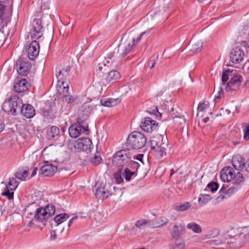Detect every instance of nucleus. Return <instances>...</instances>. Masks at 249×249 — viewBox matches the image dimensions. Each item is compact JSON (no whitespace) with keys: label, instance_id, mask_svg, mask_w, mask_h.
Masks as SVG:
<instances>
[{"label":"nucleus","instance_id":"obj_1","mask_svg":"<svg viewBox=\"0 0 249 249\" xmlns=\"http://www.w3.org/2000/svg\"><path fill=\"white\" fill-rule=\"evenodd\" d=\"M150 30H148L141 33L137 38L136 39L133 38L132 39L127 38L124 41L123 39L121 40L119 45L116 47L112 51L109 52L106 58V61L105 63V66L108 64V67L111 66L113 64V61L116 58H122L124 57L127 54L130 52L133 47L141 40L142 36L146 33H149Z\"/></svg>","mask_w":249,"mask_h":249},{"label":"nucleus","instance_id":"obj_2","mask_svg":"<svg viewBox=\"0 0 249 249\" xmlns=\"http://www.w3.org/2000/svg\"><path fill=\"white\" fill-rule=\"evenodd\" d=\"M220 178L222 181L229 182L233 180L232 185L225 192L231 195L235 193L240 188L241 184L244 181V178L242 173L238 171L235 174L233 169L231 166L224 167L220 171Z\"/></svg>","mask_w":249,"mask_h":249},{"label":"nucleus","instance_id":"obj_3","mask_svg":"<svg viewBox=\"0 0 249 249\" xmlns=\"http://www.w3.org/2000/svg\"><path fill=\"white\" fill-rule=\"evenodd\" d=\"M28 214H34V219L46 224V220L50 217L53 216L55 212V207L52 204H49L44 207H40L36 208L33 213L29 211L28 208L26 210Z\"/></svg>","mask_w":249,"mask_h":249},{"label":"nucleus","instance_id":"obj_4","mask_svg":"<svg viewBox=\"0 0 249 249\" xmlns=\"http://www.w3.org/2000/svg\"><path fill=\"white\" fill-rule=\"evenodd\" d=\"M146 142V139L143 134L138 131H134L129 135L126 146L129 149H139L142 148Z\"/></svg>","mask_w":249,"mask_h":249},{"label":"nucleus","instance_id":"obj_5","mask_svg":"<svg viewBox=\"0 0 249 249\" xmlns=\"http://www.w3.org/2000/svg\"><path fill=\"white\" fill-rule=\"evenodd\" d=\"M133 154L129 149H124L116 152L113 157L112 163L117 167H122L132 160Z\"/></svg>","mask_w":249,"mask_h":249},{"label":"nucleus","instance_id":"obj_6","mask_svg":"<svg viewBox=\"0 0 249 249\" xmlns=\"http://www.w3.org/2000/svg\"><path fill=\"white\" fill-rule=\"evenodd\" d=\"M229 235L226 242V248L228 249H239L244 245V235L241 234L240 230H238L237 233L233 235L229 232Z\"/></svg>","mask_w":249,"mask_h":249},{"label":"nucleus","instance_id":"obj_7","mask_svg":"<svg viewBox=\"0 0 249 249\" xmlns=\"http://www.w3.org/2000/svg\"><path fill=\"white\" fill-rule=\"evenodd\" d=\"M163 137L161 136L155 137L151 140V146L152 149H155L157 154L160 157L166 155V149L168 147L167 143L162 142Z\"/></svg>","mask_w":249,"mask_h":249},{"label":"nucleus","instance_id":"obj_8","mask_svg":"<svg viewBox=\"0 0 249 249\" xmlns=\"http://www.w3.org/2000/svg\"><path fill=\"white\" fill-rule=\"evenodd\" d=\"M9 112L13 116L19 114L23 106V102L21 98L16 95H12L7 101Z\"/></svg>","mask_w":249,"mask_h":249},{"label":"nucleus","instance_id":"obj_9","mask_svg":"<svg viewBox=\"0 0 249 249\" xmlns=\"http://www.w3.org/2000/svg\"><path fill=\"white\" fill-rule=\"evenodd\" d=\"M43 31L41 19L40 18H35L32 22V27L30 29L29 33L31 38L33 39L39 38L42 36Z\"/></svg>","mask_w":249,"mask_h":249},{"label":"nucleus","instance_id":"obj_10","mask_svg":"<svg viewBox=\"0 0 249 249\" xmlns=\"http://www.w3.org/2000/svg\"><path fill=\"white\" fill-rule=\"evenodd\" d=\"M41 115L46 121H51L55 118V114L57 112L56 110L55 104L53 102H50L48 105L40 109Z\"/></svg>","mask_w":249,"mask_h":249},{"label":"nucleus","instance_id":"obj_11","mask_svg":"<svg viewBox=\"0 0 249 249\" xmlns=\"http://www.w3.org/2000/svg\"><path fill=\"white\" fill-rule=\"evenodd\" d=\"M31 86L30 82L27 81L25 78H17L15 81L13 89L16 92L24 93L28 92Z\"/></svg>","mask_w":249,"mask_h":249},{"label":"nucleus","instance_id":"obj_12","mask_svg":"<svg viewBox=\"0 0 249 249\" xmlns=\"http://www.w3.org/2000/svg\"><path fill=\"white\" fill-rule=\"evenodd\" d=\"M32 68L30 62L26 61L23 59L19 58L16 62V69L18 73L21 76H26Z\"/></svg>","mask_w":249,"mask_h":249},{"label":"nucleus","instance_id":"obj_13","mask_svg":"<svg viewBox=\"0 0 249 249\" xmlns=\"http://www.w3.org/2000/svg\"><path fill=\"white\" fill-rule=\"evenodd\" d=\"M91 146H92L91 140L87 137L78 139L75 141L74 144L75 148L87 153L90 152Z\"/></svg>","mask_w":249,"mask_h":249},{"label":"nucleus","instance_id":"obj_14","mask_svg":"<svg viewBox=\"0 0 249 249\" xmlns=\"http://www.w3.org/2000/svg\"><path fill=\"white\" fill-rule=\"evenodd\" d=\"M158 124L149 117H145L140 124L141 128L144 131L151 132L157 129Z\"/></svg>","mask_w":249,"mask_h":249},{"label":"nucleus","instance_id":"obj_15","mask_svg":"<svg viewBox=\"0 0 249 249\" xmlns=\"http://www.w3.org/2000/svg\"><path fill=\"white\" fill-rule=\"evenodd\" d=\"M241 78L242 76L240 75L232 76L225 87L226 91L230 92L236 90L241 85Z\"/></svg>","mask_w":249,"mask_h":249},{"label":"nucleus","instance_id":"obj_16","mask_svg":"<svg viewBox=\"0 0 249 249\" xmlns=\"http://www.w3.org/2000/svg\"><path fill=\"white\" fill-rule=\"evenodd\" d=\"M27 53L29 58L34 60L39 52V44L36 40H33L28 46Z\"/></svg>","mask_w":249,"mask_h":249},{"label":"nucleus","instance_id":"obj_17","mask_svg":"<svg viewBox=\"0 0 249 249\" xmlns=\"http://www.w3.org/2000/svg\"><path fill=\"white\" fill-rule=\"evenodd\" d=\"M244 56V51L239 47H235L231 53L230 59L233 63H239L243 60Z\"/></svg>","mask_w":249,"mask_h":249},{"label":"nucleus","instance_id":"obj_18","mask_svg":"<svg viewBox=\"0 0 249 249\" xmlns=\"http://www.w3.org/2000/svg\"><path fill=\"white\" fill-rule=\"evenodd\" d=\"M19 114L27 119L34 117L36 114V111L33 106L30 104H23Z\"/></svg>","mask_w":249,"mask_h":249},{"label":"nucleus","instance_id":"obj_19","mask_svg":"<svg viewBox=\"0 0 249 249\" xmlns=\"http://www.w3.org/2000/svg\"><path fill=\"white\" fill-rule=\"evenodd\" d=\"M57 170V166L53 164H46L41 167L39 174L46 177H51L53 176Z\"/></svg>","mask_w":249,"mask_h":249},{"label":"nucleus","instance_id":"obj_20","mask_svg":"<svg viewBox=\"0 0 249 249\" xmlns=\"http://www.w3.org/2000/svg\"><path fill=\"white\" fill-rule=\"evenodd\" d=\"M245 160L244 158L239 155L233 157L231 163L234 169L237 170H242L244 168Z\"/></svg>","mask_w":249,"mask_h":249},{"label":"nucleus","instance_id":"obj_21","mask_svg":"<svg viewBox=\"0 0 249 249\" xmlns=\"http://www.w3.org/2000/svg\"><path fill=\"white\" fill-rule=\"evenodd\" d=\"M229 237V232H227L223 235L220 236L215 240L210 241V244L212 246L222 245V248H226L227 238Z\"/></svg>","mask_w":249,"mask_h":249},{"label":"nucleus","instance_id":"obj_22","mask_svg":"<svg viewBox=\"0 0 249 249\" xmlns=\"http://www.w3.org/2000/svg\"><path fill=\"white\" fill-rule=\"evenodd\" d=\"M83 132L82 127L75 123L72 124L69 129V133L71 137L77 138Z\"/></svg>","mask_w":249,"mask_h":249},{"label":"nucleus","instance_id":"obj_23","mask_svg":"<svg viewBox=\"0 0 249 249\" xmlns=\"http://www.w3.org/2000/svg\"><path fill=\"white\" fill-rule=\"evenodd\" d=\"M185 231L184 226L181 225H175L170 231L172 237L173 238L178 239L183 235Z\"/></svg>","mask_w":249,"mask_h":249},{"label":"nucleus","instance_id":"obj_24","mask_svg":"<svg viewBox=\"0 0 249 249\" xmlns=\"http://www.w3.org/2000/svg\"><path fill=\"white\" fill-rule=\"evenodd\" d=\"M189 45L191 46L189 55L197 53L201 50L202 48V43L199 40H192Z\"/></svg>","mask_w":249,"mask_h":249},{"label":"nucleus","instance_id":"obj_25","mask_svg":"<svg viewBox=\"0 0 249 249\" xmlns=\"http://www.w3.org/2000/svg\"><path fill=\"white\" fill-rule=\"evenodd\" d=\"M110 192L105 186H99L96 191L95 196L98 199H104L110 195Z\"/></svg>","mask_w":249,"mask_h":249},{"label":"nucleus","instance_id":"obj_26","mask_svg":"<svg viewBox=\"0 0 249 249\" xmlns=\"http://www.w3.org/2000/svg\"><path fill=\"white\" fill-rule=\"evenodd\" d=\"M87 119L88 118H85V116L80 114V116L77 119V123H75L82 127L83 133L86 135H88L89 133L88 124L87 123Z\"/></svg>","mask_w":249,"mask_h":249},{"label":"nucleus","instance_id":"obj_27","mask_svg":"<svg viewBox=\"0 0 249 249\" xmlns=\"http://www.w3.org/2000/svg\"><path fill=\"white\" fill-rule=\"evenodd\" d=\"M99 102L100 105L102 106L107 107H111L116 106L118 103H120V100L119 98L102 99Z\"/></svg>","mask_w":249,"mask_h":249},{"label":"nucleus","instance_id":"obj_28","mask_svg":"<svg viewBox=\"0 0 249 249\" xmlns=\"http://www.w3.org/2000/svg\"><path fill=\"white\" fill-rule=\"evenodd\" d=\"M59 132L58 127L56 126H52L47 133V138L49 140H53L59 135Z\"/></svg>","mask_w":249,"mask_h":249},{"label":"nucleus","instance_id":"obj_29","mask_svg":"<svg viewBox=\"0 0 249 249\" xmlns=\"http://www.w3.org/2000/svg\"><path fill=\"white\" fill-rule=\"evenodd\" d=\"M120 77V73L117 71H111L108 73L106 80L107 83L115 82Z\"/></svg>","mask_w":249,"mask_h":249},{"label":"nucleus","instance_id":"obj_30","mask_svg":"<svg viewBox=\"0 0 249 249\" xmlns=\"http://www.w3.org/2000/svg\"><path fill=\"white\" fill-rule=\"evenodd\" d=\"M140 166V165L138 162L132 160L128 162L126 164H124L121 167L123 168L124 167L125 168H127L130 171H134L137 172Z\"/></svg>","mask_w":249,"mask_h":249},{"label":"nucleus","instance_id":"obj_31","mask_svg":"<svg viewBox=\"0 0 249 249\" xmlns=\"http://www.w3.org/2000/svg\"><path fill=\"white\" fill-rule=\"evenodd\" d=\"M92 110V106L88 103H85L82 107L81 114L85 116V118H88Z\"/></svg>","mask_w":249,"mask_h":249},{"label":"nucleus","instance_id":"obj_32","mask_svg":"<svg viewBox=\"0 0 249 249\" xmlns=\"http://www.w3.org/2000/svg\"><path fill=\"white\" fill-rule=\"evenodd\" d=\"M69 218V215L66 213L57 214L54 217V221L56 226H58L63 222L66 221Z\"/></svg>","mask_w":249,"mask_h":249},{"label":"nucleus","instance_id":"obj_33","mask_svg":"<svg viewBox=\"0 0 249 249\" xmlns=\"http://www.w3.org/2000/svg\"><path fill=\"white\" fill-rule=\"evenodd\" d=\"M122 175L127 181H129L133 176H137V172L134 171H130L127 168H124V171L122 172Z\"/></svg>","mask_w":249,"mask_h":249},{"label":"nucleus","instance_id":"obj_34","mask_svg":"<svg viewBox=\"0 0 249 249\" xmlns=\"http://www.w3.org/2000/svg\"><path fill=\"white\" fill-rule=\"evenodd\" d=\"M186 227L188 229L191 230L196 233H199L202 231L201 227L195 222L189 223L187 225Z\"/></svg>","mask_w":249,"mask_h":249},{"label":"nucleus","instance_id":"obj_35","mask_svg":"<svg viewBox=\"0 0 249 249\" xmlns=\"http://www.w3.org/2000/svg\"><path fill=\"white\" fill-rule=\"evenodd\" d=\"M191 206L189 202H185L179 205H176L173 206V208L177 211H184L188 210Z\"/></svg>","mask_w":249,"mask_h":249},{"label":"nucleus","instance_id":"obj_36","mask_svg":"<svg viewBox=\"0 0 249 249\" xmlns=\"http://www.w3.org/2000/svg\"><path fill=\"white\" fill-rule=\"evenodd\" d=\"M102 160V159L100 155V153L95 154L93 157L90 159L89 161L91 164L95 166L99 164Z\"/></svg>","mask_w":249,"mask_h":249},{"label":"nucleus","instance_id":"obj_37","mask_svg":"<svg viewBox=\"0 0 249 249\" xmlns=\"http://www.w3.org/2000/svg\"><path fill=\"white\" fill-rule=\"evenodd\" d=\"M241 234L244 235L243 240L244 244L249 243V231L247 228H244L240 230Z\"/></svg>","mask_w":249,"mask_h":249},{"label":"nucleus","instance_id":"obj_38","mask_svg":"<svg viewBox=\"0 0 249 249\" xmlns=\"http://www.w3.org/2000/svg\"><path fill=\"white\" fill-rule=\"evenodd\" d=\"M28 175V171L24 170L23 171H18L15 173V176L16 178L21 180H24L26 178Z\"/></svg>","mask_w":249,"mask_h":249},{"label":"nucleus","instance_id":"obj_39","mask_svg":"<svg viewBox=\"0 0 249 249\" xmlns=\"http://www.w3.org/2000/svg\"><path fill=\"white\" fill-rule=\"evenodd\" d=\"M146 111L150 114L156 115L157 118H161V113L159 112L157 106H153L152 107L148 108Z\"/></svg>","mask_w":249,"mask_h":249},{"label":"nucleus","instance_id":"obj_40","mask_svg":"<svg viewBox=\"0 0 249 249\" xmlns=\"http://www.w3.org/2000/svg\"><path fill=\"white\" fill-rule=\"evenodd\" d=\"M149 223H150V220L141 219L137 221L135 224V226L140 229H143Z\"/></svg>","mask_w":249,"mask_h":249},{"label":"nucleus","instance_id":"obj_41","mask_svg":"<svg viewBox=\"0 0 249 249\" xmlns=\"http://www.w3.org/2000/svg\"><path fill=\"white\" fill-rule=\"evenodd\" d=\"M19 182L17 181L14 178H12L9 179V181L8 183L7 186H10V190L12 191L15 190L18 186Z\"/></svg>","mask_w":249,"mask_h":249},{"label":"nucleus","instance_id":"obj_42","mask_svg":"<svg viewBox=\"0 0 249 249\" xmlns=\"http://www.w3.org/2000/svg\"><path fill=\"white\" fill-rule=\"evenodd\" d=\"M122 172V170L119 169L114 175L115 180L118 184H120L124 181Z\"/></svg>","mask_w":249,"mask_h":249},{"label":"nucleus","instance_id":"obj_43","mask_svg":"<svg viewBox=\"0 0 249 249\" xmlns=\"http://www.w3.org/2000/svg\"><path fill=\"white\" fill-rule=\"evenodd\" d=\"M233 71V70L227 69L225 71L223 72L222 75V82L223 85H224L225 83L228 80L230 75L229 73H232Z\"/></svg>","mask_w":249,"mask_h":249},{"label":"nucleus","instance_id":"obj_44","mask_svg":"<svg viewBox=\"0 0 249 249\" xmlns=\"http://www.w3.org/2000/svg\"><path fill=\"white\" fill-rule=\"evenodd\" d=\"M58 83H61L62 85H64V83H66V80L68 79V77H65L64 75L60 71H58V73L56 75Z\"/></svg>","mask_w":249,"mask_h":249},{"label":"nucleus","instance_id":"obj_45","mask_svg":"<svg viewBox=\"0 0 249 249\" xmlns=\"http://www.w3.org/2000/svg\"><path fill=\"white\" fill-rule=\"evenodd\" d=\"M211 199V196L209 195H200V196L198 198V202L203 204H206Z\"/></svg>","mask_w":249,"mask_h":249},{"label":"nucleus","instance_id":"obj_46","mask_svg":"<svg viewBox=\"0 0 249 249\" xmlns=\"http://www.w3.org/2000/svg\"><path fill=\"white\" fill-rule=\"evenodd\" d=\"M1 195L2 196H6L8 197L9 199H11L13 198L14 197V192H10L9 188L7 187V185H6L5 190L4 192L1 193Z\"/></svg>","mask_w":249,"mask_h":249},{"label":"nucleus","instance_id":"obj_47","mask_svg":"<svg viewBox=\"0 0 249 249\" xmlns=\"http://www.w3.org/2000/svg\"><path fill=\"white\" fill-rule=\"evenodd\" d=\"M219 187V185L217 183L215 182H211L207 186V187L209 188L212 192H216Z\"/></svg>","mask_w":249,"mask_h":249},{"label":"nucleus","instance_id":"obj_48","mask_svg":"<svg viewBox=\"0 0 249 249\" xmlns=\"http://www.w3.org/2000/svg\"><path fill=\"white\" fill-rule=\"evenodd\" d=\"M65 99V101L68 103H72L75 102L77 98L76 97H73L71 95H70L69 94L66 95H65L64 97Z\"/></svg>","mask_w":249,"mask_h":249},{"label":"nucleus","instance_id":"obj_49","mask_svg":"<svg viewBox=\"0 0 249 249\" xmlns=\"http://www.w3.org/2000/svg\"><path fill=\"white\" fill-rule=\"evenodd\" d=\"M70 71V68L69 67H66L60 70L59 71L61 72L64 75L65 77H68L69 76V72Z\"/></svg>","mask_w":249,"mask_h":249},{"label":"nucleus","instance_id":"obj_50","mask_svg":"<svg viewBox=\"0 0 249 249\" xmlns=\"http://www.w3.org/2000/svg\"><path fill=\"white\" fill-rule=\"evenodd\" d=\"M184 247V242L181 241L178 243H176L172 246V249H183Z\"/></svg>","mask_w":249,"mask_h":249},{"label":"nucleus","instance_id":"obj_51","mask_svg":"<svg viewBox=\"0 0 249 249\" xmlns=\"http://www.w3.org/2000/svg\"><path fill=\"white\" fill-rule=\"evenodd\" d=\"M244 139L246 140H249V124L248 125L244 130Z\"/></svg>","mask_w":249,"mask_h":249},{"label":"nucleus","instance_id":"obj_52","mask_svg":"<svg viewBox=\"0 0 249 249\" xmlns=\"http://www.w3.org/2000/svg\"><path fill=\"white\" fill-rule=\"evenodd\" d=\"M208 107V106L204 103L199 104L197 107L198 111H202Z\"/></svg>","mask_w":249,"mask_h":249},{"label":"nucleus","instance_id":"obj_53","mask_svg":"<svg viewBox=\"0 0 249 249\" xmlns=\"http://www.w3.org/2000/svg\"><path fill=\"white\" fill-rule=\"evenodd\" d=\"M63 86V88L62 92V93H61V95L63 97H64L65 95L69 94V92H68L69 87L67 84H66V86H65L64 85Z\"/></svg>","mask_w":249,"mask_h":249},{"label":"nucleus","instance_id":"obj_54","mask_svg":"<svg viewBox=\"0 0 249 249\" xmlns=\"http://www.w3.org/2000/svg\"><path fill=\"white\" fill-rule=\"evenodd\" d=\"M223 94V90L221 87H219L217 95L215 96L214 100L215 101L217 99H220L221 96Z\"/></svg>","mask_w":249,"mask_h":249},{"label":"nucleus","instance_id":"obj_55","mask_svg":"<svg viewBox=\"0 0 249 249\" xmlns=\"http://www.w3.org/2000/svg\"><path fill=\"white\" fill-rule=\"evenodd\" d=\"M159 220H160L161 223L160 226L165 225L168 222V219L166 217H160ZM157 227H159V226H158Z\"/></svg>","mask_w":249,"mask_h":249},{"label":"nucleus","instance_id":"obj_56","mask_svg":"<svg viewBox=\"0 0 249 249\" xmlns=\"http://www.w3.org/2000/svg\"><path fill=\"white\" fill-rule=\"evenodd\" d=\"M245 171L249 173V158L245 162V164L244 165V168Z\"/></svg>","mask_w":249,"mask_h":249},{"label":"nucleus","instance_id":"obj_57","mask_svg":"<svg viewBox=\"0 0 249 249\" xmlns=\"http://www.w3.org/2000/svg\"><path fill=\"white\" fill-rule=\"evenodd\" d=\"M242 33L245 35L249 36V26L248 25H245L244 26L242 30Z\"/></svg>","mask_w":249,"mask_h":249},{"label":"nucleus","instance_id":"obj_58","mask_svg":"<svg viewBox=\"0 0 249 249\" xmlns=\"http://www.w3.org/2000/svg\"><path fill=\"white\" fill-rule=\"evenodd\" d=\"M4 10H5V6H4L0 2V20H2L1 17L4 13Z\"/></svg>","mask_w":249,"mask_h":249},{"label":"nucleus","instance_id":"obj_59","mask_svg":"<svg viewBox=\"0 0 249 249\" xmlns=\"http://www.w3.org/2000/svg\"><path fill=\"white\" fill-rule=\"evenodd\" d=\"M156 59H153L150 60L148 62V65L149 66L150 69H152L155 66V64L156 63Z\"/></svg>","mask_w":249,"mask_h":249},{"label":"nucleus","instance_id":"obj_60","mask_svg":"<svg viewBox=\"0 0 249 249\" xmlns=\"http://www.w3.org/2000/svg\"><path fill=\"white\" fill-rule=\"evenodd\" d=\"M143 157V154H138L137 156L133 155V157H132V159H136V160H139V161H142Z\"/></svg>","mask_w":249,"mask_h":249},{"label":"nucleus","instance_id":"obj_61","mask_svg":"<svg viewBox=\"0 0 249 249\" xmlns=\"http://www.w3.org/2000/svg\"><path fill=\"white\" fill-rule=\"evenodd\" d=\"M56 238V234L55 230L52 231L51 232V239L52 240H54Z\"/></svg>","mask_w":249,"mask_h":249},{"label":"nucleus","instance_id":"obj_62","mask_svg":"<svg viewBox=\"0 0 249 249\" xmlns=\"http://www.w3.org/2000/svg\"><path fill=\"white\" fill-rule=\"evenodd\" d=\"M227 187H228V186H225V185H223V186L222 187V188H221V189H220V192H224V193L225 195H227V194H226V193H225V192H226V191L227 190H226V189ZM228 195L229 196H230L229 194H228Z\"/></svg>","mask_w":249,"mask_h":249},{"label":"nucleus","instance_id":"obj_63","mask_svg":"<svg viewBox=\"0 0 249 249\" xmlns=\"http://www.w3.org/2000/svg\"><path fill=\"white\" fill-rule=\"evenodd\" d=\"M77 216H75L73 217L72 218H71V219L69 220V222H68V227L71 226V223H72V221H73L74 219H77Z\"/></svg>","mask_w":249,"mask_h":249},{"label":"nucleus","instance_id":"obj_64","mask_svg":"<svg viewBox=\"0 0 249 249\" xmlns=\"http://www.w3.org/2000/svg\"><path fill=\"white\" fill-rule=\"evenodd\" d=\"M37 170V167H36L34 168V169L33 170V172H32V175H31V177H34V176H35L36 174V171Z\"/></svg>","mask_w":249,"mask_h":249}]
</instances>
